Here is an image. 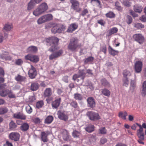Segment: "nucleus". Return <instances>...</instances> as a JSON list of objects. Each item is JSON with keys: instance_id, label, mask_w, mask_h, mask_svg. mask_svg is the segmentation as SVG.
Returning <instances> with one entry per match:
<instances>
[{"instance_id": "nucleus-1", "label": "nucleus", "mask_w": 146, "mask_h": 146, "mask_svg": "<svg viewBox=\"0 0 146 146\" xmlns=\"http://www.w3.org/2000/svg\"><path fill=\"white\" fill-rule=\"evenodd\" d=\"M58 41V38L55 37H51L47 39L46 42L50 44L51 46V47L48 50L52 52L59 49V48L57 46Z\"/></svg>"}, {"instance_id": "nucleus-2", "label": "nucleus", "mask_w": 146, "mask_h": 146, "mask_svg": "<svg viewBox=\"0 0 146 146\" xmlns=\"http://www.w3.org/2000/svg\"><path fill=\"white\" fill-rule=\"evenodd\" d=\"M48 6L46 3H41L33 12L36 16H38L44 13L48 9Z\"/></svg>"}, {"instance_id": "nucleus-3", "label": "nucleus", "mask_w": 146, "mask_h": 146, "mask_svg": "<svg viewBox=\"0 0 146 146\" xmlns=\"http://www.w3.org/2000/svg\"><path fill=\"white\" fill-rule=\"evenodd\" d=\"M82 46L79 42L78 40L76 38H72L68 46V48L72 51H75Z\"/></svg>"}, {"instance_id": "nucleus-4", "label": "nucleus", "mask_w": 146, "mask_h": 146, "mask_svg": "<svg viewBox=\"0 0 146 146\" xmlns=\"http://www.w3.org/2000/svg\"><path fill=\"white\" fill-rule=\"evenodd\" d=\"M53 16L51 14H47L40 17L37 20L38 25L50 21L52 19Z\"/></svg>"}, {"instance_id": "nucleus-5", "label": "nucleus", "mask_w": 146, "mask_h": 146, "mask_svg": "<svg viewBox=\"0 0 146 146\" xmlns=\"http://www.w3.org/2000/svg\"><path fill=\"white\" fill-rule=\"evenodd\" d=\"M66 29V26L61 24H56L53 26L51 29L52 32L54 34L60 33L64 31Z\"/></svg>"}, {"instance_id": "nucleus-6", "label": "nucleus", "mask_w": 146, "mask_h": 146, "mask_svg": "<svg viewBox=\"0 0 146 146\" xmlns=\"http://www.w3.org/2000/svg\"><path fill=\"white\" fill-rule=\"evenodd\" d=\"M70 2L71 4V9L77 12L81 11V8L80 7L79 2L77 0H70Z\"/></svg>"}, {"instance_id": "nucleus-7", "label": "nucleus", "mask_w": 146, "mask_h": 146, "mask_svg": "<svg viewBox=\"0 0 146 146\" xmlns=\"http://www.w3.org/2000/svg\"><path fill=\"white\" fill-rule=\"evenodd\" d=\"M86 115L89 119L92 121L98 120L100 118V117L98 113L92 111L88 112Z\"/></svg>"}, {"instance_id": "nucleus-8", "label": "nucleus", "mask_w": 146, "mask_h": 146, "mask_svg": "<svg viewBox=\"0 0 146 146\" xmlns=\"http://www.w3.org/2000/svg\"><path fill=\"white\" fill-rule=\"evenodd\" d=\"M0 58L5 60H9L11 59L8 52L3 49H1L0 51Z\"/></svg>"}, {"instance_id": "nucleus-9", "label": "nucleus", "mask_w": 146, "mask_h": 146, "mask_svg": "<svg viewBox=\"0 0 146 146\" xmlns=\"http://www.w3.org/2000/svg\"><path fill=\"white\" fill-rule=\"evenodd\" d=\"M25 59L27 60H29L34 63L37 62L39 60L38 57L35 55L29 54L25 56Z\"/></svg>"}, {"instance_id": "nucleus-10", "label": "nucleus", "mask_w": 146, "mask_h": 146, "mask_svg": "<svg viewBox=\"0 0 146 146\" xmlns=\"http://www.w3.org/2000/svg\"><path fill=\"white\" fill-rule=\"evenodd\" d=\"M133 37L135 40L140 44H141L144 42L145 39L144 36L141 34H134Z\"/></svg>"}, {"instance_id": "nucleus-11", "label": "nucleus", "mask_w": 146, "mask_h": 146, "mask_svg": "<svg viewBox=\"0 0 146 146\" xmlns=\"http://www.w3.org/2000/svg\"><path fill=\"white\" fill-rule=\"evenodd\" d=\"M58 118L61 120L65 121H67L68 119V115L65 113L64 112L62 111L61 110H59L57 113Z\"/></svg>"}, {"instance_id": "nucleus-12", "label": "nucleus", "mask_w": 146, "mask_h": 146, "mask_svg": "<svg viewBox=\"0 0 146 146\" xmlns=\"http://www.w3.org/2000/svg\"><path fill=\"white\" fill-rule=\"evenodd\" d=\"M143 64L140 61H136L135 64V70L137 73L141 72L142 70Z\"/></svg>"}, {"instance_id": "nucleus-13", "label": "nucleus", "mask_w": 146, "mask_h": 146, "mask_svg": "<svg viewBox=\"0 0 146 146\" xmlns=\"http://www.w3.org/2000/svg\"><path fill=\"white\" fill-rule=\"evenodd\" d=\"M63 53V51L62 50H60L57 52L53 53L50 55L49 59L50 60H52L60 56Z\"/></svg>"}, {"instance_id": "nucleus-14", "label": "nucleus", "mask_w": 146, "mask_h": 146, "mask_svg": "<svg viewBox=\"0 0 146 146\" xmlns=\"http://www.w3.org/2000/svg\"><path fill=\"white\" fill-rule=\"evenodd\" d=\"M20 137L19 134L17 132L11 133L9 135L10 139L15 141H17L19 139Z\"/></svg>"}, {"instance_id": "nucleus-15", "label": "nucleus", "mask_w": 146, "mask_h": 146, "mask_svg": "<svg viewBox=\"0 0 146 146\" xmlns=\"http://www.w3.org/2000/svg\"><path fill=\"white\" fill-rule=\"evenodd\" d=\"M137 135L139 139L137 140L138 142L140 144H144V143L142 141L144 140V134L143 131H137Z\"/></svg>"}, {"instance_id": "nucleus-16", "label": "nucleus", "mask_w": 146, "mask_h": 146, "mask_svg": "<svg viewBox=\"0 0 146 146\" xmlns=\"http://www.w3.org/2000/svg\"><path fill=\"white\" fill-rule=\"evenodd\" d=\"M29 75L30 78L31 79L35 78L36 75L35 69L32 65H31V68L29 71Z\"/></svg>"}, {"instance_id": "nucleus-17", "label": "nucleus", "mask_w": 146, "mask_h": 146, "mask_svg": "<svg viewBox=\"0 0 146 146\" xmlns=\"http://www.w3.org/2000/svg\"><path fill=\"white\" fill-rule=\"evenodd\" d=\"M87 102L88 103V106L90 108H94L95 106V102L94 99L92 97H90L88 98Z\"/></svg>"}, {"instance_id": "nucleus-18", "label": "nucleus", "mask_w": 146, "mask_h": 146, "mask_svg": "<svg viewBox=\"0 0 146 146\" xmlns=\"http://www.w3.org/2000/svg\"><path fill=\"white\" fill-rule=\"evenodd\" d=\"M61 100V98H59L56 99L52 104V107L54 109L57 108L60 104Z\"/></svg>"}, {"instance_id": "nucleus-19", "label": "nucleus", "mask_w": 146, "mask_h": 146, "mask_svg": "<svg viewBox=\"0 0 146 146\" xmlns=\"http://www.w3.org/2000/svg\"><path fill=\"white\" fill-rule=\"evenodd\" d=\"M78 27V25L75 23L71 24L68 27L67 31L68 33H72Z\"/></svg>"}, {"instance_id": "nucleus-20", "label": "nucleus", "mask_w": 146, "mask_h": 146, "mask_svg": "<svg viewBox=\"0 0 146 146\" xmlns=\"http://www.w3.org/2000/svg\"><path fill=\"white\" fill-rule=\"evenodd\" d=\"M85 75L86 74L84 72H82L80 74H75L73 76V79L75 81L77 78H80L81 79L83 80L85 76Z\"/></svg>"}, {"instance_id": "nucleus-21", "label": "nucleus", "mask_w": 146, "mask_h": 146, "mask_svg": "<svg viewBox=\"0 0 146 146\" xmlns=\"http://www.w3.org/2000/svg\"><path fill=\"white\" fill-rule=\"evenodd\" d=\"M38 50L37 48L35 46H29L27 49V51L28 52L35 53Z\"/></svg>"}, {"instance_id": "nucleus-22", "label": "nucleus", "mask_w": 146, "mask_h": 146, "mask_svg": "<svg viewBox=\"0 0 146 146\" xmlns=\"http://www.w3.org/2000/svg\"><path fill=\"white\" fill-rule=\"evenodd\" d=\"M13 117L15 118L20 119L22 120L26 119V116L20 112L17 113L13 114Z\"/></svg>"}, {"instance_id": "nucleus-23", "label": "nucleus", "mask_w": 146, "mask_h": 146, "mask_svg": "<svg viewBox=\"0 0 146 146\" xmlns=\"http://www.w3.org/2000/svg\"><path fill=\"white\" fill-rule=\"evenodd\" d=\"M101 82L102 85L105 87L109 88L110 87V83L105 78L101 79Z\"/></svg>"}, {"instance_id": "nucleus-24", "label": "nucleus", "mask_w": 146, "mask_h": 146, "mask_svg": "<svg viewBox=\"0 0 146 146\" xmlns=\"http://www.w3.org/2000/svg\"><path fill=\"white\" fill-rule=\"evenodd\" d=\"M48 135L47 134L44 132H42L41 133V140L44 142H46L48 139L47 138Z\"/></svg>"}, {"instance_id": "nucleus-25", "label": "nucleus", "mask_w": 146, "mask_h": 146, "mask_svg": "<svg viewBox=\"0 0 146 146\" xmlns=\"http://www.w3.org/2000/svg\"><path fill=\"white\" fill-rule=\"evenodd\" d=\"M118 31V29L115 27H113L110 29L108 31V36H109L112 34L116 33Z\"/></svg>"}, {"instance_id": "nucleus-26", "label": "nucleus", "mask_w": 146, "mask_h": 146, "mask_svg": "<svg viewBox=\"0 0 146 146\" xmlns=\"http://www.w3.org/2000/svg\"><path fill=\"white\" fill-rule=\"evenodd\" d=\"M62 137L64 140H67L69 138V135L68 131L66 130H64L62 133Z\"/></svg>"}, {"instance_id": "nucleus-27", "label": "nucleus", "mask_w": 146, "mask_h": 146, "mask_svg": "<svg viewBox=\"0 0 146 146\" xmlns=\"http://www.w3.org/2000/svg\"><path fill=\"white\" fill-rule=\"evenodd\" d=\"M143 9L142 6L139 5H135L134 6V11L139 13H141Z\"/></svg>"}, {"instance_id": "nucleus-28", "label": "nucleus", "mask_w": 146, "mask_h": 146, "mask_svg": "<svg viewBox=\"0 0 146 146\" xmlns=\"http://www.w3.org/2000/svg\"><path fill=\"white\" fill-rule=\"evenodd\" d=\"M52 91L50 88H48L46 89L44 93V96L45 97H48L51 95Z\"/></svg>"}, {"instance_id": "nucleus-29", "label": "nucleus", "mask_w": 146, "mask_h": 146, "mask_svg": "<svg viewBox=\"0 0 146 146\" xmlns=\"http://www.w3.org/2000/svg\"><path fill=\"white\" fill-rule=\"evenodd\" d=\"M26 78L25 77L21 76L19 75H17L15 77V80L18 82H22L25 81Z\"/></svg>"}, {"instance_id": "nucleus-30", "label": "nucleus", "mask_w": 146, "mask_h": 146, "mask_svg": "<svg viewBox=\"0 0 146 146\" xmlns=\"http://www.w3.org/2000/svg\"><path fill=\"white\" fill-rule=\"evenodd\" d=\"M101 92L102 94L106 96L109 97L110 96V91L106 88L102 89Z\"/></svg>"}, {"instance_id": "nucleus-31", "label": "nucleus", "mask_w": 146, "mask_h": 146, "mask_svg": "<svg viewBox=\"0 0 146 146\" xmlns=\"http://www.w3.org/2000/svg\"><path fill=\"white\" fill-rule=\"evenodd\" d=\"M29 127V124L26 123H23L21 126V130L23 131H25L27 130Z\"/></svg>"}, {"instance_id": "nucleus-32", "label": "nucleus", "mask_w": 146, "mask_h": 146, "mask_svg": "<svg viewBox=\"0 0 146 146\" xmlns=\"http://www.w3.org/2000/svg\"><path fill=\"white\" fill-rule=\"evenodd\" d=\"M141 94L143 96L146 95V81L144 82L142 85V90Z\"/></svg>"}, {"instance_id": "nucleus-33", "label": "nucleus", "mask_w": 146, "mask_h": 146, "mask_svg": "<svg viewBox=\"0 0 146 146\" xmlns=\"http://www.w3.org/2000/svg\"><path fill=\"white\" fill-rule=\"evenodd\" d=\"M53 117L52 116L49 115L45 119L44 123L47 124H50L53 121Z\"/></svg>"}, {"instance_id": "nucleus-34", "label": "nucleus", "mask_w": 146, "mask_h": 146, "mask_svg": "<svg viewBox=\"0 0 146 146\" xmlns=\"http://www.w3.org/2000/svg\"><path fill=\"white\" fill-rule=\"evenodd\" d=\"M109 53L111 55L115 56L118 52V51L113 49L110 46L108 48Z\"/></svg>"}, {"instance_id": "nucleus-35", "label": "nucleus", "mask_w": 146, "mask_h": 146, "mask_svg": "<svg viewBox=\"0 0 146 146\" xmlns=\"http://www.w3.org/2000/svg\"><path fill=\"white\" fill-rule=\"evenodd\" d=\"M127 115V113L126 111L124 112L121 111L119 113V116L124 119H126V116Z\"/></svg>"}, {"instance_id": "nucleus-36", "label": "nucleus", "mask_w": 146, "mask_h": 146, "mask_svg": "<svg viewBox=\"0 0 146 146\" xmlns=\"http://www.w3.org/2000/svg\"><path fill=\"white\" fill-rule=\"evenodd\" d=\"M35 5V3L33 0L31 1L28 3L27 7L28 10H30L33 9Z\"/></svg>"}, {"instance_id": "nucleus-37", "label": "nucleus", "mask_w": 146, "mask_h": 146, "mask_svg": "<svg viewBox=\"0 0 146 146\" xmlns=\"http://www.w3.org/2000/svg\"><path fill=\"white\" fill-rule=\"evenodd\" d=\"M17 127V125L13 121H11L9 123V128L10 129L14 130Z\"/></svg>"}, {"instance_id": "nucleus-38", "label": "nucleus", "mask_w": 146, "mask_h": 146, "mask_svg": "<svg viewBox=\"0 0 146 146\" xmlns=\"http://www.w3.org/2000/svg\"><path fill=\"white\" fill-rule=\"evenodd\" d=\"M91 3L94 6H97L100 7L101 3L98 0H91Z\"/></svg>"}, {"instance_id": "nucleus-39", "label": "nucleus", "mask_w": 146, "mask_h": 146, "mask_svg": "<svg viewBox=\"0 0 146 146\" xmlns=\"http://www.w3.org/2000/svg\"><path fill=\"white\" fill-rule=\"evenodd\" d=\"M38 88V85L36 83H33L31 84V89L32 91H36Z\"/></svg>"}, {"instance_id": "nucleus-40", "label": "nucleus", "mask_w": 146, "mask_h": 146, "mask_svg": "<svg viewBox=\"0 0 146 146\" xmlns=\"http://www.w3.org/2000/svg\"><path fill=\"white\" fill-rule=\"evenodd\" d=\"M9 92V90L8 89L3 90L0 91V95L3 97L6 96L8 95Z\"/></svg>"}, {"instance_id": "nucleus-41", "label": "nucleus", "mask_w": 146, "mask_h": 146, "mask_svg": "<svg viewBox=\"0 0 146 146\" xmlns=\"http://www.w3.org/2000/svg\"><path fill=\"white\" fill-rule=\"evenodd\" d=\"M13 28V26L11 24H7L5 25L4 29L6 31H9Z\"/></svg>"}, {"instance_id": "nucleus-42", "label": "nucleus", "mask_w": 146, "mask_h": 146, "mask_svg": "<svg viewBox=\"0 0 146 146\" xmlns=\"http://www.w3.org/2000/svg\"><path fill=\"white\" fill-rule=\"evenodd\" d=\"M85 129L88 132H91L94 130V126L93 125H89Z\"/></svg>"}, {"instance_id": "nucleus-43", "label": "nucleus", "mask_w": 146, "mask_h": 146, "mask_svg": "<svg viewBox=\"0 0 146 146\" xmlns=\"http://www.w3.org/2000/svg\"><path fill=\"white\" fill-rule=\"evenodd\" d=\"M74 98L76 100H81L83 99L82 95L78 93H76L74 95Z\"/></svg>"}, {"instance_id": "nucleus-44", "label": "nucleus", "mask_w": 146, "mask_h": 146, "mask_svg": "<svg viewBox=\"0 0 146 146\" xmlns=\"http://www.w3.org/2000/svg\"><path fill=\"white\" fill-rule=\"evenodd\" d=\"M134 27L138 29L143 28L144 25L140 23H136L134 24Z\"/></svg>"}, {"instance_id": "nucleus-45", "label": "nucleus", "mask_w": 146, "mask_h": 146, "mask_svg": "<svg viewBox=\"0 0 146 146\" xmlns=\"http://www.w3.org/2000/svg\"><path fill=\"white\" fill-rule=\"evenodd\" d=\"M106 16L107 17L111 19L114 18L115 17V15L113 12L110 11L106 13Z\"/></svg>"}, {"instance_id": "nucleus-46", "label": "nucleus", "mask_w": 146, "mask_h": 146, "mask_svg": "<svg viewBox=\"0 0 146 146\" xmlns=\"http://www.w3.org/2000/svg\"><path fill=\"white\" fill-rule=\"evenodd\" d=\"M72 135L74 137H78L80 136L81 134L80 132L76 130H74L72 133Z\"/></svg>"}, {"instance_id": "nucleus-47", "label": "nucleus", "mask_w": 146, "mask_h": 146, "mask_svg": "<svg viewBox=\"0 0 146 146\" xmlns=\"http://www.w3.org/2000/svg\"><path fill=\"white\" fill-rule=\"evenodd\" d=\"M94 58L92 56H90L89 57L86 58L84 60V62L87 63L88 62H92L93 61Z\"/></svg>"}, {"instance_id": "nucleus-48", "label": "nucleus", "mask_w": 146, "mask_h": 146, "mask_svg": "<svg viewBox=\"0 0 146 146\" xmlns=\"http://www.w3.org/2000/svg\"><path fill=\"white\" fill-rule=\"evenodd\" d=\"M23 63V60L21 59H16L15 60V64L18 66L22 65Z\"/></svg>"}, {"instance_id": "nucleus-49", "label": "nucleus", "mask_w": 146, "mask_h": 146, "mask_svg": "<svg viewBox=\"0 0 146 146\" xmlns=\"http://www.w3.org/2000/svg\"><path fill=\"white\" fill-rule=\"evenodd\" d=\"M100 50L101 51L103 52L104 54L106 53V45L105 44H103L101 45L100 47Z\"/></svg>"}, {"instance_id": "nucleus-50", "label": "nucleus", "mask_w": 146, "mask_h": 146, "mask_svg": "<svg viewBox=\"0 0 146 146\" xmlns=\"http://www.w3.org/2000/svg\"><path fill=\"white\" fill-rule=\"evenodd\" d=\"M26 110L27 112L29 114L31 113L32 111V108L29 105H27L26 106Z\"/></svg>"}, {"instance_id": "nucleus-51", "label": "nucleus", "mask_w": 146, "mask_h": 146, "mask_svg": "<svg viewBox=\"0 0 146 146\" xmlns=\"http://www.w3.org/2000/svg\"><path fill=\"white\" fill-rule=\"evenodd\" d=\"M8 111L7 108H0V115L4 114L7 113Z\"/></svg>"}, {"instance_id": "nucleus-52", "label": "nucleus", "mask_w": 146, "mask_h": 146, "mask_svg": "<svg viewBox=\"0 0 146 146\" xmlns=\"http://www.w3.org/2000/svg\"><path fill=\"white\" fill-rule=\"evenodd\" d=\"M69 103L70 106L74 108H76L78 107V105L76 101L72 100Z\"/></svg>"}, {"instance_id": "nucleus-53", "label": "nucleus", "mask_w": 146, "mask_h": 146, "mask_svg": "<svg viewBox=\"0 0 146 146\" xmlns=\"http://www.w3.org/2000/svg\"><path fill=\"white\" fill-rule=\"evenodd\" d=\"M123 76L125 78H126L127 76H130L131 75L130 72L127 70H124L123 72Z\"/></svg>"}, {"instance_id": "nucleus-54", "label": "nucleus", "mask_w": 146, "mask_h": 146, "mask_svg": "<svg viewBox=\"0 0 146 146\" xmlns=\"http://www.w3.org/2000/svg\"><path fill=\"white\" fill-rule=\"evenodd\" d=\"M43 104L44 103L42 101H38L36 103V107L37 108H39L42 107Z\"/></svg>"}, {"instance_id": "nucleus-55", "label": "nucleus", "mask_w": 146, "mask_h": 146, "mask_svg": "<svg viewBox=\"0 0 146 146\" xmlns=\"http://www.w3.org/2000/svg\"><path fill=\"white\" fill-rule=\"evenodd\" d=\"M115 6L117 9L119 11H121L122 10V7L120 6L119 3L118 2L115 3Z\"/></svg>"}, {"instance_id": "nucleus-56", "label": "nucleus", "mask_w": 146, "mask_h": 146, "mask_svg": "<svg viewBox=\"0 0 146 146\" xmlns=\"http://www.w3.org/2000/svg\"><path fill=\"white\" fill-rule=\"evenodd\" d=\"M8 97L10 98H13L15 97V95L10 90H9V92H8Z\"/></svg>"}, {"instance_id": "nucleus-57", "label": "nucleus", "mask_w": 146, "mask_h": 146, "mask_svg": "<svg viewBox=\"0 0 146 146\" xmlns=\"http://www.w3.org/2000/svg\"><path fill=\"white\" fill-rule=\"evenodd\" d=\"M122 3L124 6L127 7H129L130 6L131 4L130 2L127 1H123Z\"/></svg>"}, {"instance_id": "nucleus-58", "label": "nucleus", "mask_w": 146, "mask_h": 146, "mask_svg": "<svg viewBox=\"0 0 146 146\" xmlns=\"http://www.w3.org/2000/svg\"><path fill=\"white\" fill-rule=\"evenodd\" d=\"M88 12V9H84L82 12L81 15L83 17H84L86 15V14Z\"/></svg>"}, {"instance_id": "nucleus-59", "label": "nucleus", "mask_w": 146, "mask_h": 146, "mask_svg": "<svg viewBox=\"0 0 146 146\" xmlns=\"http://www.w3.org/2000/svg\"><path fill=\"white\" fill-rule=\"evenodd\" d=\"M123 80V85L124 86H127L128 85L129 81L128 79L126 78H125Z\"/></svg>"}, {"instance_id": "nucleus-60", "label": "nucleus", "mask_w": 146, "mask_h": 146, "mask_svg": "<svg viewBox=\"0 0 146 146\" xmlns=\"http://www.w3.org/2000/svg\"><path fill=\"white\" fill-rule=\"evenodd\" d=\"M100 133L102 134H104L106 133V131L105 127H102L99 129Z\"/></svg>"}, {"instance_id": "nucleus-61", "label": "nucleus", "mask_w": 146, "mask_h": 146, "mask_svg": "<svg viewBox=\"0 0 146 146\" xmlns=\"http://www.w3.org/2000/svg\"><path fill=\"white\" fill-rule=\"evenodd\" d=\"M127 23L128 24H129L132 22V19L131 16L129 15H127Z\"/></svg>"}, {"instance_id": "nucleus-62", "label": "nucleus", "mask_w": 146, "mask_h": 146, "mask_svg": "<svg viewBox=\"0 0 146 146\" xmlns=\"http://www.w3.org/2000/svg\"><path fill=\"white\" fill-rule=\"evenodd\" d=\"M129 12L130 15H132L133 17H135L138 16V15L136 14L132 10H130Z\"/></svg>"}, {"instance_id": "nucleus-63", "label": "nucleus", "mask_w": 146, "mask_h": 146, "mask_svg": "<svg viewBox=\"0 0 146 146\" xmlns=\"http://www.w3.org/2000/svg\"><path fill=\"white\" fill-rule=\"evenodd\" d=\"M135 86V83L133 81H131V86L130 87V90H132L133 91L134 89V87Z\"/></svg>"}, {"instance_id": "nucleus-64", "label": "nucleus", "mask_w": 146, "mask_h": 146, "mask_svg": "<svg viewBox=\"0 0 146 146\" xmlns=\"http://www.w3.org/2000/svg\"><path fill=\"white\" fill-rule=\"evenodd\" d=\"M139 19L142 21L146 22V15H143Z\"/></svg>"}]
</instances>
